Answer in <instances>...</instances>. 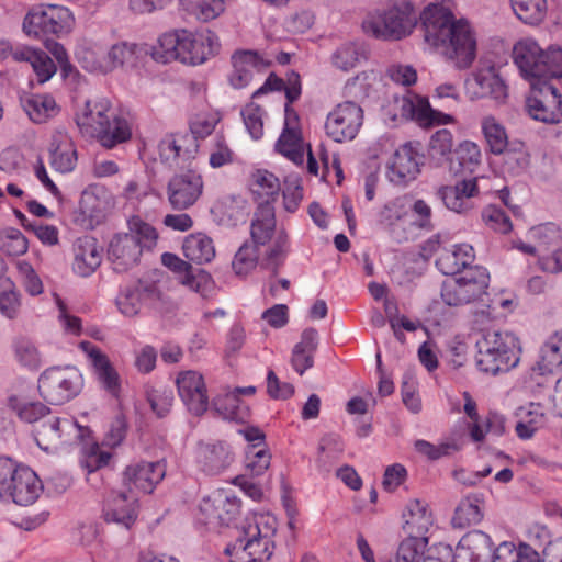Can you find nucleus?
<instances>
[{
    "label": "nucleus",
    "mask_w": 562,
    "mask_h": 562,
    "mask_svg": "<svg viewBox=\"0 0 562 562\" xmlns=\"http://www.w3.org/2000/svg\"><path fill=\"white\" fill-rule=\"evenodd\" d=\"M49 158L52 168L60 173H67L75 169L77 151L67 135L54 136L49 148Z\"/></svg>",
    "instance_id": "obj_37"
},
{
    "label": "nucleus",
    "mask_w": 562,
    "mask_h": 562,
    "mask_svg": "<svg viewBox=\"0 0 562 562\" xmlns=\"http://www.w3.org/2000/svg\"><path fill=\"white\" fill-rule=\"evenodd\" d=\"M79 348L86 353L101 387L116 397L121 390V379L109 357L90 341H81Z\"/></svg>",
    "instance_id": "obj_19"
},
{
    "label": "nucleus",
    "mask_w": 562,
    "mask_h": 562,
    "mask_svg": "<svg viewBox=\"0 0 562 562\" xmlns=\"http://www.w3.org/2000/svg\"><path fill=\"white\" fill-rule=\"evenodd\" d=\"M138 515L137 498L132 494L112 492L104 505L103 517L106 522H112L130 530Z\"/></svg>",
    "instance_id": "obj_21"
},
{
    "label": "nucleus",
    "mask_w": 562,
    "mask_h": 562,
    "mask_svg": "<svg viewBox=\"0 0 562 562\" xmlns=\"http://www.w3.org/2000/svg\"><path fill=\"white\" fill-rule=\"evenodd\" d=\"M108 254L113 269L117 272H124L138 262L142 250L136 236L124 233L112 238Z\"/></svg>",
    "instance_id": "obj_24"
},
{
    "label": "nucleus",
    "mask_w": 562,
    "mask_h": 562,
    "mask_svg": "<svg viewBox=\"0 0 562 562\" xmlns=\"http://www.w3.org/2000/svg\"><path fill=\"white\" fill-rule=\"evenodd\" d=\"M477 368L490 374L508 372L517 367L521 347L517 336L508 330H486L476 341Z\"/></svg>",
    "instance_id": "obj_4"
},
{
    "label": "nucleus",
    "mask_w": 562,
    "mask_h": 562,
    "mask_svg": "<svg viewBox=\"0 0 562 562\" xmlns=\"http://www.w3.org/2000/svg\"><path fill=\"white\" fill-rule=\"evenodd\" d=\"M453 136L449 130L442 128L437 131L429 142V156L431 159L441 161L446 159L452 151Z\"/></svg>",
    "instance_id": "obj_58"
},
{
    "label": "nucleus",
    "mask_w": 562,
    "mask_h": 562,
    "mask_svg": "<svg viewBox=\"0 0 562 562\" xmlns=\"http://www.w3.org/2000/svg\"><path fill=\"white\" fill-rule=\"evenodd\" d=\"M482 221L495 232L507 234L512 231V222L504 210L495 205H488L482 211Z\"/></svg>",
    "instance_id": "obj_60"
},
{
    "label": "nucleus",
    "mask_w": 562,
    "mask_h": 562,
    "mask_svg": "<svg viewBox=\"0 0 562 562\" xmlns=\"http://www.w3.org/2000/svg\"><path fill=\"white\" fill-rule=\"evenodd\" d=\"M146 395L151 411L158 417H165L170 412L173 402V395L170 390L151 389L147 390Z\"/></svg>",
    "instance_id": "obj_63"
},
{
    "label": "nucleus",
    "mask_w": 562,
    "mask_h": 562,
    "mask_svg": "<svg viewBox=\"0 0 562 562\" xmlns=\"http://www.w3.org/2000/svg\"><path fill=\"white\" fill-rule=\"evenodd\" d=\"M244 124L254 139H259L263 135V110L255 104H247L241 110Z\"/></svg>",
    "instance_id": "obj_62"
},
{
    "label": "nucleus",
    "mask_w": 562,
    "mask_h": 562,
    "mask_svg": "<svg viewBox=\"0 0 562 562\" xmlns=\"http://www.w3.org/2000/svg\"><path fill=\"white\" fill-rule=\"evenodd\" d=\"M538 368L541 374L562 371V331L554 333L543 344Z\"/></svg>",
    "instance_id": "obj_42"
},
{
    "label": "nucleus",
    "mask_w": 562,
    "mask_h": 562,
    "mask_svg": "<svg viewBox=\"0 0 562 562\" xmlns=\"http://www.w3.org/2000/svg\"><path fill=\"white\" fill-rule=\"evenodd\" d=\"M363 123V111L352 101L336 105L326 117V135L336 143L350 142L356 138Z\"/></svg>",
    "instance_id": "obj_14"
},
{
    "label": "nucleus",
    "mask_w": 562,
    "mask_h": 562,
    "mask_svg": "<svg viewBox=\"0 0 562 562\" xmlns=\"http://www.w3.org/2000/svg\"><path fill=\"white\" fill-rule=\"evenodd\" d=\"M513 59L526 79L538 82L562 77V49L550 47L543 50L532 38L518 41L513 48Z\"/></svg>",
    "instance_id": "obj_5"
},
{
    "label": "nucleus",
    "mask_w": 562,
    "mask_h": 562,
    "mask_svg": "<svg viewBox=\"0 0 562 562\" xmlns=\"http://www.w3.org/2000/svg\"><path fill=\"white\" fill-rule=\"evenodd\" d=\"M474 259V248L470 244H454L440 250L436 266L441 273L453 276L470 268Z\"/></svg>",
    "instance_id": "obj_31"
},
{
    "label": "nucleus",
    "mask_w": 562,
    "mask_h": 562,
    "mask_svg": "<svg viewBox=\"0 0 562 562\" xmlns=\"http://www.w3.org/2000/svg\"><path fill=\"white\" fill-rule=\"evenodd\" d=\"M392 121L414 120L423 126L445 125L453 122V117L434 110L428 100L409 92L395 95L385 108Z\"/></svg>",
    "instance_id": "obj_11"
},
{
    "label": "nucleus",
    "mask_w": 562,
    "mask_h": 562,
    "mask_svg": "<svg viewBox=\"0 0 562 562\" xmlns=\"http://www.w3.org/2000/svg\"><path fill=\"white\" fill-rule=\"evenodd\" d=\"M201 512L206 516L209 522L228 525L239 512V503L236 497L224 491H215L204 497Z\"/></svg>",
    "instance_id": "obj_23"
},
{
    "label": "nucleus",
    "mask_w": 562,
    "mask_h": 562,
    "mask_svg": "<svg viewBox=\"0 0 562 562\" xmlns=\"http://www.w3.org/2000/svg\"><path fill=\"white\" fill-rule=\"evenodd\" d=\"M160 294L154 283L138 281L126 286L116 297L120 312L128 317L138 314L143 302L159 300Z\"/></svg>",
    "instance_id": "obj_28"
},
{
    "label": "nucleus",
    "mask_w": 562,
    "mask_h": 562,
    "mask_svg": "<svg viewBox=\"0 0 562 562\" xmlns=\"http://www.w3.org/2000/svg\"><path fill=\"white\" fill-rule=\"evenodd\" d=\"M276 231L274 210L271 204L259 205L254 214L250 235L254 246L266 245Z\"/></svg>",
    "instance_id": "obj_39"
},
{
    "label": "nucleus",
    "mask_w": 562,
    "mask_h": 562,
    "mask_svg": "<svg viewBox=\"0 0 562 562\" xmlns=\"http://www.w3.org/2000/svg\"><path fill=\"white\" fill-rule=\"evenodd\" d=\"M251 192L260 200L259 205L270 204L280 191V181L267 170H257L251 176Z\"/></svg>",
    "instance_id": "obj_46"
},
{
    "label": "nucleus",
    "mask_w": 562,
    "mask_h": 562,
    "mask_svg": "<svg viewBox=\"0 0 562 562\" xmlns=\"http://www.w3.org/2000/svg\"><path fill=\"white\" fill-rule=\"evenodd\" d=\"M74 25L70 10L63 5H37L32 8L23 20L24 33L34 38L45 40L68 34Z\"/></svg>",
    "instance_id": "obj_9"
},
{
    "label": "nucleus",
    "mask_w": 562,
    "mask_h": 562,
    "mask_svg": "<svg viewBox=\"0 0 562 562\" xmlns=\"http://www.w3.org/2000/svg\"><path fill=\"white\" fill-rule=\"evenodd\" d=\"M467 87L472 98L488 97L501 102L507 97V86L494 66L479 69Z\"/></svg>",
    "instance_id": "obj_22"
},
{
    "label": "nucleus",
    "mask_w": 562,
    "mask_h": 562,
    "mask_svg": "<svg viewBox=\"0 0 562 562\" xmlns=\"http://www.w3.org/2000/svg\"><path fill=\"white\" fill-rule=\"evenodd\" d=\"M102 250L92 237L79 238L75 245L74 271L88 277L100 266Z\"/></svg>",
    "instance_id": "obj_32"
},
{
    "label": "nucleus",
    "mask_w": 562,
    "mask_h": 562,
    "mask_svg": "<svg viewBox=\"0 0 562 562\" xmlns=\"http://www.w3.org/2000/svg\"><path fill=\"white\" fill-rule=\"evenodd\" d=\"M202 191V177L193 170H188L175 175L169 180L167 187L168 201L176 210H187L199 200Z\"/></svg>",
    "instance_id": "obj_17"
},
{
    "label": "nucleus",
    "mask_w": 562,
    "mask_h": 562,
    "mask_svg": "<svg viewBox=\"0 0 562 562\" xmlns=\"http://www.w3.org/2000/svg\"><path fill=\"white\" fill-rule=\"evenodd\" d=\"M137 45L133 43L122 42L114 44L108 49V71L119 66L133 65L136 60Z\"/></svg>",
    "instance_id": "obj_57"
},
{
    "label": "nucleus",
    "mask_w": 562,
    "mask_h": 562,
    "mask_svg": "<svg viewBox=\"0 0 562 562\" xmlns=\"http://www.w3.org/2000/svg\"><path fill=\"white\" fill-rule=\"evenodd\" d=\"M515 416L518 419L515 426V432L521 440L531 439L536 432L543 427L546 422L543 407L539 403L533 402L518 407L515 412Z\"/></svg>",
    "instance_id": "obj_33"
},
{
    "label": "nucleus",
    "mask_w": 562,
    "mask_h": 562,
    "mask_svg": "<svg viewBox=\"0 0 562 562\" xmlns=\"http://www.w3.org/2000/svg\"><path fill=\"white\" fill-rule=\"evenodd\" d=\"M491 547L492 539L487 533L481 530L469 531L460 539L452 552V560L453 562H487Z\"/></svg>",
    "instance_id": "obj_25"
},
{
    "label": "nucleus",
    "mask_w": 562,
    "mask_h": 562,
    "mask_svg": "<svg viewBox=\"0 0 562 562\" xmlns=\"http://www.w3.org/2000/svg\"><path fill=\"white\" fill-rule=\"evenodd\" d=\"M277 520L270 515H252L236 528L235 539L226 549L231 562H266L274 549Z\"/></svg>",
    "instance_id": "obj_3"
},
{
    "label": "nucleus",
    "mask_w": 562,
    "mask_h": 562,
    "mask_svg": "<svg viewBox=\"0 0 562 562\" xmlns=\"http://www.w3.org/2000/svg\"><path fill=\"white\" fill-rule=\"evenodd\" d=\"M82 384V375L76 367L56 366L41 373L37 387L47 403L61 405L77 396Z\"/></svg>",
    "instance_id": "obj_10"
},
{
    "label": "nucleus",
    "mask_w": 562,
    "mask_h": 562,
    "mask_svg": "<svg viewBox=\"0 0 562 562\" xmlns=\"http://www.w3.org/2000/svg\"><path fill=\"white\" fill-rule=\"evenodd\" d=\"M90 435V429L81 427L70 417L49 414L34 428L37 446L47 452H54L64 446L80 442Z\"/></svg>",
    "instance_id": "obj_8"
},
{
    "label": "nucleus",
    "mask_w": 562,
    "mask_h": 562,
    "mask_svg": "<svg viewBox=\"0 0 562 562\" xmlns=\"http://www.w3.org/2000/svg\"><path fill=\"white\" fill-rule=\"evenodd\" d=\"M220 49V38L211 30L192 33L181 29L164 33L153 47L151 56L161 64L180 60L201 65L217 55Z\"/></svg>",
    "instance_id": "obj_2"
},
{
    "label": "nucleus",
    "mask_w": 562,
    "mask_h": 562,
    "mask_svg": "<svg viewBox=\"0 0 562 562\" xmlns=\"http://www.w3.org/2000/svg\"><path fill=\"white\" fill-rule=\"evenodd\" d=\"M220 121L221 116L217 112L199 114L190 123L191 135L189 136L193 142L205 138L212 134Z\"/></svg>",
    "instance_id": "obj_61"
},
{
    "label": "nucleus",
    "mask_w": 562,
    "mask_h": 562,
    "mask_svg": "<svg viewBox=\"0 0 562 562\" xmlns=\"http://www.w3.org/2000/svg\"><path fill=\"white\" fill-rule=\"evenodd\" d=\"M405 519L404 530L407 535L426 537L432 526V514L429 506L419 499L409 501L403 514Z\"/></svg>",
    "instance_id": "obj_35"
},
{
    "label": "nucleus",
    "mask_w": 562,
    "mask_h": 562,
    "mask_svg": "<svg viewBox=\"0 0 562 562\" xmlns=\"http://www.w3.org/2000/svg\"><path fill=\"white\" fill-rule=\"evenodd\" d=\"M454 158L458 167L451 161L450 170L454 173L461 171L473 173L482 162V153L480 146L472 140L461 142L454 149Z\"/></svg>",
    "instance_id": "obj_44"
},
{
    "label": "nucleus",
    "mask_w": 562,
    "mask_h": 562,
    "mask_svg": "<svg viewBox=\"0 0 562 562\" xmlns=\"http://www.w3.org/2000/svg\"><path fill=\"white\" fill-rule=\"evenodd\" d=\"M128 225L130 232L125 234L136 236L142 251L144 248H151L156 244L157 233L151 225L142 222L139 218H133Z\"/></svg>",
    "instance_id": "obj_64"
},
{
    "label": "nucleus",
    "mask_w": 562,
    "mask_h": 562,
    "mask_svg": "<svg viewBox=\"0 0 562 562\" xmlns=\"http://www.w3.org/2000/svg\"><path fill=\"white\" fill-rule=\"evenodd\" d=\"M9 404L21 420L38 425L49 414V408L40 402L20 403L16 397H11Z\"/></svg>",
    "instance_id": "obj_53"
},
{
    "label": "nucleus",
    "mask_w": 562,
    "mask_h": 562,
    "mask_svg": "<svg viewBox=\"0 0 562 562\" xmlns=\"http://www.w3.org/2000/svg\"><path fill=\"white\" fill-rule=\"evenodd\" d=\"M196 150L198 144L189 135H167L158 144L161 161L170 167L186 164Z\"/></svg>",
    "instance_id": "obj_26"
},
{
    "label": "nucleus",
    "mask_w": 562,
    "mask_h": 562,
    "mask_svg": "<svg viewBox=\"0 0 562 562\" xmlns=\"http://www.w3.org/2000/svg\"><path fill=\"white\" fill-rule=\"evenodd\" d=\"M182 250L188 260L198 265L210 262L215 257L212 239L203 234H193L186 237Z\"/></svg>",
    "instance_id": "obj_43"
},
{
    "label": "nucleus",
    "mask_w": 562,
    "mask_h": 562,
    "mask_svg": "<svg viewBox=\"0 0 562 562\" xmlns=\"http://www.w3.org/2000/svg\"><path fill=\"white\" fill-rule=\"evenodd\" d=\"M213 407L220 416L227 420L243 422L248 416V408L233 392L216 396L213 400Z\"/></svg>",
    "instance_id": "obj_49"
},
{
    "label": "nucleus",
    "mask_w": 562,
    "mask_h": 562,
    "mask_svg": "<svg viewBox=\"0 0 562 562\" xmlns=\"http://www.w3.org/2000/svg\"><path fill=\"white\" fill-rule=\"evenodd\" d=\"M108 50L98 44H85L77 48L76 58L90 72L108 71Z\"/></svg>",
    "instance_id": "obj_47"
},
{
    "label": "nucleus",
    "mask_w": 562,
    "mask_h": 562,
    "mask_svg": "<svg viewBox=\"0 0 562 562\" xmlns=\"http://www.w3.org/2000/svg\"><path fill=\"white\" fill-rule=\"evenodd\" d=\"M532 90L526 99V110L530 117L546 124L562 121V95L551 82L531 83Z\"/></svg>",
    "instance_id": "obj_13"
},
{
    "label": "nucleus",
    "mask_w": 562,
    "mask_h": 562,
    "mask_svg": "<svg viewBox=\"0 0 562 562\" xmlns=\"http://www.w3.org/2000/svg\"><path fill=\"white\" fill-rule=\"evenodd\" d=\"M12 351L19 366L29 371H37L44 363V357L38 346L29 337H15L12 341Z\"/></svg>",
    "instance_id": "obj_40"
},
{
    "label": "nucleus",
    "mask_w": 562,
    "mask_h": 562,
    "mask_svg": "<svg viewBox=\"0 0 562 562\" xmlns=\"http://www.w3.org/2000/svg\"><path fill=\"white\" fill-rule=\"evenodd\" d=\"M21 105L29 119L36 124L47 122L59 112V106L50 94H26L21 98Z\"/></svg>",
    "instance_id": "obj_36"
},
{
    "label": "nucleus",
    "mask_w": 562,
    "mask_h": 562,
    "mask_svg": "<svg viewBox=\"0 0 562 562\" xmlns=\"http://www.w3.org/2000/svg\"><path fill=\"white\" fill-rule=\"evenodd\" d=\"M178 394L188 408L196 416L204 414L209 407V396L203 375L198 371H182L176 379Z\"/></svg>",
    "instance_id": "obj_18"
},
{
    "label": "nucleus",
    "mask_w": 562,
    "mask_h": 562,
    "mask_svg": "<svg viewBox=\"0 0 562 562\" xmlns=\"http://www.w3.org/2000/svg\"><path fill=\"white\" fill-rule=\"evenodd\" d=\"M165 474V464L161 462L140 461L125 469L124 482L144 493H151Z\"/></svg>",
    "instance_id": "obj_27"
},
{
    "label": "nucleus",
    "mask_w": 562,
    "mask_h": 562,
    "mask_svg": "<svg viewBox=\"0 0 562 562\" xmlns=\"http://www.w3.org/2000/svg\"><path fill=\"white\" fill-rule=\"evenodd\" d=\"M258 260V251L257 247L245 243L236 252L233 260V269L238 276H246L249 271H251Z\"/></svg>",
    "instance_id": "obj_59"
},
{
    "label": "nucleus",
    "mask_w": 562,
    "mask_h": 562,
    "mask_svg": "<svg viewBox=\"0 0 562 562\" xmlns=\"http://www.w3.org/2000/svg\"><path fill=\"white\" fill-rule=\"evenodd\" d=\"M424 156L417 145L406 143L400 146L387 162V179L395 186L404 187L414 181L420 172Z\"/></svg>",
    "instance_id": "obj_16"
},
{
    "label": "nucleus",
    "mask_w": 562,
    "mask_h": 562,
    "mask_svg": "<svg viewBox=\"0 0 562 562\" xmlns=\"http://www.w3.org/2000/svg\"><path fill=\"white\" fill-rule=\"evenodd\" d=\"M477 191L476 178L463 180L452 187H443L439 194L445 205L457 213H462L472 207L470 198Z\"/></svg>",
    "instance_id": "obj_34"
},
{
    "label": "nucleus",
    "mask_w": 562,
    "mask_h": 562,
    "mask_svg": "<svg viewBox=\"0 0 562 562\" xmlns=\"http://www.w3.org/2000/svg\"><path fill=\"white\" fill-rule=\"evenodd\" d=\"M490 282V274L484 267L468 269L460 278L443 282L441 299L449 306H460L480 300Z\"/></svg>",
    "instance_id": "obj_12"
},
{
    "label": "nucleus",
    "mask_w": 562,
    "mask_h": 562,
    "mask_svg": "<svg viewBox=\"0 0 562 562\" xmlns=\"http://www.w3.org/2000/svg\"><path fill=\"white\" fill-rule=\"evenodd\" d=\"M43 492L37 474L27 467L15 468L8 460H0V497L19 505L33 504Z\"/></svg>",
    "instance_id": "obj_7"
},
{
    "label": "nucleus",
    "mask_w": 562,
    "mask_h": 562,
    "mask_svg": "<svg viewBox=\"0 0 562 562\" xmlns=\"http://www.w3.org/2000/svg\"><path fill=\"white\" fill-rule=\"evenodd\" d=\"M519 20L527 24H539L547 14L546 0H510Z\"/></svg>",
    "instance_id": "obj_52"
},
{
    "label": "nucleus",
    "mask_w": 562,
    "mask_h": 562,
    "mask_svg": "<svg viewBox=\"0 0 562 562\" xmlns=\"http://www.w3.org/2000/svg\"><path fill=\"white\" fill-rule=\"evenodd\" d=\"M271 454L266 446L251 445L246 450L245 467L254 476L262 475L270 467Z\"/></svg>",
    "instance_id": "obj_55"
},
{
    "label": "nucleus",
    "mask_w": 562,
    "mask_h": 562,
    "mask_svg": "<svg viewBox=\"0 0 562 562\" xmlns=\"http://www.w3.org/2000/svg\"><path fill=\"white\" fill-rule=\"evenodd\" d=\"M233 460V453L224 442L201 443L196 451L198 465L207 475L222 473Z\"/></svg>",
    "instance_id": "obj_30"
},
{
    "label": "nucleus",
    "mask_w": 562,
    "mask_h": 562,
    "mask_svg": "<svg viewBox=\"0 0 562 562\" xmlns=\"http://www.w3.org/2000/svg\"><path fill=\"white\" fill-rule=\"evenodd\" d=\"M483 519V498L480 494H470L458 504L452 525L456 528H467Z\"/></svg>",
    "instance_id": "obj_41"
},
{
    "label": "nucleus",
    "mask_w": 562,
    "mask_h": 562,
    "mask_svg": "<svg viewBox=\"0 0 562 562\" xmlns=\"http://www.w3.org/2000/svg\"><path fill=\"white\" fill-rule=\"evenodd\" d=\"M112 117L111 102L105 98L87 100L76 113L75 121L80 134L86 138L111 144V137L104 132L108 120Z\"/></svg>",
    "instance_id": "obj_15"
},
{
    "label": "nucleus",
    "mask_w": 562,
    "mask_h": 562,
    "mask_svg": "<svg viewBox=\"0 0 562 562\" xmlns=\"http://www.w3.org/2000/svg\"><path fill=\"white\" fill-rule=\"evenodd\" d=\"M481 130L492 154L502 155L506 151L508 146L506 128L493 115H486L481 120Z\"/></svg>",
    "instance_id": "obj_45"
},
{
    "label": "nucleus",
    "mask_w": 562,
    "mask_h": 562,
    "mask_svg": "<svg viewBox=\"0 0 562 562\" xmlns=\"http://www.w3.org/2000/svg\"><path fill=\"white\" fill-rule=\"evenodd\" d=\"M344 452V442L337 435L329 434L324 436L318 445L317 464L325 471L339 460Z\"/></svg>",
    "instance_id": "obj_50"
},
{
    "label": "nucleus",
    "mask_w": 562,
    "mask_h": 562,
    "mask_svg": "<svg viewBox=\"0 0 562 562\" xmlns=\"http://www.w3.org/2000/svg\"><path fill=\"white\" fill-rule=\"evenodd\" d=\"M415 23L413 7L404 3L368 14L362 22V29L375 38L397 41L409 35Z\"/></svg>",
    "instance_id": "obj_6"
},
{
    "label": "nucleus",
    "mask_w": 562,
    "mask_h": 562,
    "mask_svg": "<svg viewBox=\"0 0 562 562\" xmlns=\"http://www.w3.org/2000/svg\"><path fill=\"white\" fill-rule=\"evenodd\" d=\"M284 127L276 143V150L295 165L304 161V142L299 124V115L294 109L285 106Z\"/></svg>",
    "instance_id": "obj_20"
},
{
    "label": "nucleus",
    "mask_w": 562,
    "mask_h": 562,
    "mask_svg": "<svg viewBox=\"0 0 562 562\" xmlns=\"http://www.w3.org/2000/svg\"><path fill=\"white\" fill-rule=\"evenodd\" d=\"M104 132L111 137V144L106 145L104 142H99L104 148L111 149L119 144L127 142L132 136V128L130 123L112 112V117L108 120L104 126Z\"/></svg>",
    "instance_id": "obj_56"
},
{
    "label": "nucleus",
    "mask_w": 562,
    "mask_h": 562,
    "mask_svg": "<svg viewBox=\"0 0 562 562\" xmlns=\"http://www.w3.org/2000/svg\"><path fill=\"white\" fill-rule=\"evenodd\" d=\"M428 544L427 537L407 535L398 546L396 562H419Z\"/></svg>",
    "instance_id": "obj_54"
},
{
    "label": "nucleus",
    "mask_w": 562,
    "mask_h": 562,
    "mask_svg": "<svg viewBox=\"0 0 562 562\" xmlns=\"http://www.w3.org/2000/svg\"><path fill=\"white\" fill-rule=\"evenodd\" d=\"M179 5L202 22L216 19L225 10L224 0H178Z\"/></svg>",
    "instance_id": "obj_48"
},
{
    "label": "nucleus",
    "mask_w": 562,
    "mask_h": 562,
    "mask_svg": "<svg viewBox=\"0 0 562 562\" xmlns=\"http://www.w3.org/2000/svg\"><path fill=\"white\" fill-rule=\"evenodd\" d=\"M233 71L229 75V82L235 89L247 87L255 72L263 70L268 64L254 50L236 52L232 56Z\"/></svg>",
    "instance_id": "obj_29"
},
{
    "label": "nucleus",
    "mask_w": 562,
    "mask_h": 562,
    "mask_svg": "<svg viewBox=\"0 0 562 562\" xmlns=\"http://www.w3.org/2000/svg\"><path fill=\"white\" fill-rule=\"evenodd\" d=\"M362 58H364L363 47L358 43L347 42L333 53L331 63L336 68L348 71L355 68Z\"/></svg>",
    "instance_id": "obj_51"
},
{
    "label": "nucleus",
    "mask_w": 562,
    "mask_h": 562,
    "mask_svg": "<svg viewBox=\"0 0 562 562\" xmlns=\"http://www.w3.org/2000/svg\"><path fill=\"white\" fill-rule=\"evenodd\" d=\"M317 331L314 328H307L302 333L300 342L293 348L291 364L300 375L313 367V356L317 348Z\"/></svg>",
    "instance_id": "obj_38"
},
{
    "label": "nucleus",
    "mask_w": 562,
    "mask_h": 562,
    "mask_svg": "<svg viewBox=\"0 0 562 562\" xmlns=\"http://www.w3.org/2000/svg\"><path fill=\"white\" fill-rule=\"evenodd\" d=\"M425 41L441 49L458 69L469 68L476 58V37L465 19H457L448 7L430 4L422 14Z\"/></svg>",
    "instance_id": "obj_1"
}]
</instances>
